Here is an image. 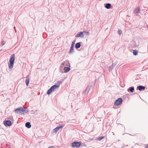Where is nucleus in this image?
Here are the masks:
<instances>
[{"label": "nucleus", "mask_w": 148, "mask_h": 148, "mask_svg": "<svg viewBox=\"0 0 148 148\" xmlns=\"http://www.w3.org/2000/svg\"><path fill=\"white\" fill-rule=\"evenodd\" d=\"M90 86H88L86 89H85V91H84L83 92H88L89 91H90V90L92 89L93 88V84H92L91 85L90 84Z\"/></svg>", "instance_id": "obj_7"}, {"label": "nucleus", "mask_w": 148, "mask_h": 148, "mask_svg": "<svg viewBox=\"0 0 148 148\" xmlns=\"http://www.w3.org/2000/svg\"><path fill=\"white\" fill-rule=\"evenodd\" d=\"M123 102L122 99L120 98H118L116 100L115 102V104L116 106H119V105H120Z\"/></svg>", "instance_id": "obj_6"}, {"label": "nucleus", "mask_w": 148, "mask_h": 148, "mask_svg": "<svg viewBox=\"0 0 148 148\" xmlns=\"http://www.w3.org/2000/svg\"><path fill=\"white\" fill-rule=\"evenodd\" d=\"M25 127L28 128H29L31 127V125L30 122H27L25 124Z\"/></svg>", "instance_id": "obj_16"}, {"label": "nucleus", "mask_w": 148, "mask_h": 148, "mask_svg": "<svg viewBox=\"0 0 148 148\" xmlns=\"http://www.w3.org/2000/svg\"><path fill=\"white\" fill-rule=\"evenodd\" d=\"M23 113L25 112V113H27L28 110V109L27 108H23Z\"/></svg>", "instance_id": "obj_19"}, {"label": "nucleus", "mask_w": 148, "mask_h": 148, "mask_svg": "<svg viewBox=\"0 0 148 148\" xmlns=\"http://www.w3.org/2000/svg\"><path fill=\"white\" fill-rule=\"evenodd\" d=\"M111 5L110 3H108L106 4L105 7L107 9H109L111 8Z\"/></svg>", "instance_id": "obj_17"}, {"label": "nucleus", "mask_w": 148, "mask_h": 148, "mask_svg": "<svg viewBox=\"0 0 148 148\" xmlns=\"http://www.w3.org/2000/svg\"><path fill=\"white\" fill-rule=\"evenodd\" d=\"M133 53L134 55L136 56L138 55V51L136 50H134L133 51Z\"/></svg>", "instance_id": "obj_21"}, {"label": "nucleus", "mask_w": 148, "mask_h": 148, "mask_svg": "<svg viewBox=\"0 0 148 148\" xmlns=\"http://www.w3.org/2000/svg\"><path fill=\"white\" fill-rule=\"evenodd\" d=\"M48 148H53V147H49Z\"/></svg>", "instance_id": "obj_29"}, {"label": "nucleus", "mask_w": 148, "mask_h": 148, "mask_svg": "<svg viewBox=\"0 0 148 148\" xmlns=\"http://www.w3.org/2000/svg\"><path fill=\"white\" fill-rule=\"evenodd\" d=\"M4 124L5 126H10L11 125L12 122L10 121L9 120L4 121Z\"/></svg>", "instance_id": "obj_10"}, {"label": "nucleus", "mask_w": 148, "mask_h": 148, "mask_svg": "<svg viewBox=\"0 0 148 148\" xmlns=\"http://www.w3.org/2000/svg\"><path fill=\"white\" fill-rule=\"evenodd\" d=\"M30 81V77L29 75L27 76L26 77V79L25 80V83L27 86H28L29 85Z\"/></svg>", "instance_id": "obj_12"}, {"label": "nucleus", "mask_w": 148, "mask_h": 148, "mask_svg": "<svg viewBox=\"0 0 148 148\" xmlns=\"http://www.w3.org/2000/svg\"><path fill=\"white\" fill-rule=\"evenodd\" d=\"M47 93L48 95H49L50 94H51V93Z\"/></svg>", "instance_id": "obj_30"}, {"label": "nucleus", "mask_w": 148, "mask_h": 148, "mask_svg": "<svg viewBox=\"0 0 148 148\" xmlns=\"http://www.w3.org/2000/svg\"><path fill=\"white\" fill-rule=\"evenodd\" d=\"M117 64V62H115L114 63L113 62L112 65L109 66L110 69L112 70V69H113L114 67L116 66Z\"/></svg>", "instance_id": "obj_14"}, {"label": "nucleus", "mask_w": 148, "mask_h": 148, "mask_svg": "<svg viewBox=\"0 0 148 148\" xmlns=\"http://www.w3.org/2000/svg\"><path fill=\"white\" fill-rule=\"evenodd\" d=\"M145 148H148V144L145 146Z\"/></svg>", "instance_id": "obj_28"}, {"label": "nucleus", "mask_w": 148, "mask_h": 148, "mask_svg": "<svg viewBox=\"0 0 148 148\" xmlns=\"http://www.w3.org/2000/svg\"><path fill=\"white\" fill-rule=\"evenodd\" d=\"M140 9L138 7H137L136 8L134 11V14H138L140 12Z\"/></svg>", "instance_id": "obj_13"}, {"label": "nucleus", "mask_w": 148, "mask_h": 148, "mask_svg": "<svg viewBox=\"0 0 148 148\" xmlns=\"http://www.w3.org/2000/svg\"><path fill=\"white\" fill-rule=\"evenodd\" d=\"M64 70L65 71H66V72H69V71H70V67H65L64 68Z\"/></svg>", "instance_id": "obj_20"}, {"label": "nucleus", "mask_w": 148, "mask_h": 148, "mask_svg": "<svg viewBox=\"0 0 148 148\" xmlns=\"http://www.w3.org/2000/svg\"><path fill=\"white\" fill-rule=\"evenodd\" d=\"M1 45H0V47H1Z\"/></svg>", "instance_id": "obj_32"}, {"label": "nucleus", "mask_w": 148, "mask_h": 148, "mask_svg": "<svg viewBox=\"0 0 148 148\" xmlns=\"http://www.w3.org/2000/svg\"><path fill=\"white\" fill-rule=\"evenodd\" d=\"M104 136H100L98 138V140H101L103 138H104Z\"/></svg>", "instance_id": "obj_22"}, {"label": "nucleus", "mask_w": 148, "mask_h": 148, "mask_svg": "<svg viewBox=\"0 0 148 148\" xmlns=\"http://www.w3.org/2000/svg\"><path fill=\"white\" fill-rule=\"evenodd\" d=\"M5 44V43H2L1 44V46H3Z\"/></svg>", "instance_id": "obj_27"}, {"label": "nucleus", "mask_w": 148, "mask_h": 148, "mask_svg": "<svg viewBox=\"0 0 148 148\" xmlns=\"http://www.w3.org/2000/svg\"><path fill=\"white\" fill-rule=\"evenodd\" d=\"M64 126V125L62 124L61 126H58L53 130V132H54L56 133L60 129L62 128Z\"/></svg>", "instance_id": "obj_8"}, {"label": "nucleus", "mask_w": 148, "mask_h": 148, "mask_svg": "<svg viewBox=\"0 0 148 148\" xmlns=\"http://www.w3.org/2000/svg\"><path fill=\"white\" fill-rule=\"evenodd\" d=\"M23 108L19 107L15 110V112L17 114H20L23 113Z\"/></svg>", "instance_id": "obj_5"}, {"label": "nucleus", "mask_w": 148, "mask_h": 148, "mask_svg": "<svg viewBox=\"0 0 148 148\" xmlns=\"http://www.w3.org/2000/svg\"><path fill=\"white\" fill-rule=\"evenodd\" d=\"M134 86H132L129 87L127 89L128 92L130 91L131 92H133L134 91Z\"/></svg>", "instance_id": "obj_15"}, {"label": "nucleus", "mask_w": 148, "mask_h": 148, "mask_svg": "<svg viewBox=\"0 0 148 148\" xmlns=\"http://www.w3.org/2000/svg\"><path fill=\"white\" fill-rule=\"evenodd\" d=\"M15 55L14 54H12L10 56L8 64L9 68L10 69L13 68L15 61Z\"/></svg>", "instance_id": "obj_1"}, {"label": "nucleus", "mask_w": 148, "mask_h": 148, "mask_svg": "<svg viewBox=\"0 0 148 148\" xmlns=\"http://www.w3.org/2000/svg\"><path fill=\"white\" fill-rule=\"evenodd\" d=\"M74 47L72 46H71L69 52L70 54L71 53L74 52Z\"/></svg>", "instance_id": "obj_18"}, {"label": "nucleus", "mask_w": 148, "mask_h": 148, "mask_svg": "<svg viewBox=\"0 0 148 148\" xmlns=\"http://www.w3.org/2000/svg\"><path fill=\"white\" fill-rule=\"evenodd\" d=\"M82 43L81 42H79L76 43L75 45V49H77L79 48L81 46V44Z\"/></svg>", "instance_id": "obj_11"}, {"label": "nucleus", "mask_w": 148, "mask_h": 148, "mask_svg": "<svg viewBox=\"0 0 148 148\" xmlns=\"http://www.w3.org/2000/svg\"><path fill=\"white\" fill-rule=\"evenodd\" d=\"M118 33L119 35H120L122 34V31L120 30H118Z\"/></svg>", "instance_id": "obj_24"}, {"label": "nucleus", "mask_w": 148, "mask_h": 148, "mask_svg": "<svg viewBox=\"0 0 148 148\" xmlns=\"http://www.w3.org/2000/svg\"><path fill=\"white\" fill-rule=\"evenodd\" d=\"M63 81V80H60L59 82V85L60 84H61Z\"/></svg>", "instance_id": "obj_26"}, {"label": "nucleus", "mask_w": 148, "mask_h": 148, "mask_svg": "<svg viewBox=\"0 0 148 148\" xmlns=\"http://www.w3.org/2000/svg\"><path fill=\"white\" fill-rule=\"evenodd\" d=\"M147 88H145V86H143L142 85H140L137 86V89H138L140 91L142 90H146L145 92H147Z\"/></svg>", "instance_id": "obj_4"}, {"label": "nucleus", "mask_w": 148, "mask_h": 148, "mask_svg": "<svg viewBox=\"0 0 148 148\" xmlns=\"http://www.w3.org/2000/svg\"><path fill=\"white\" fill-rule=\"evenodd\" d=\"M77 38L80 37L83 38L84 36L83 33L82 32H80L77 33V34L75 36Z\"/></svg>", "instance_id": "obj_9"}, {"label": "nucleus", "mask_w": 148, "mask_h": 148, "mask_svg": "<svg viewBox=\"0 0 148 148\" xmlns=\"http://www.w3.org/2000/svg\"><path fill=\"white\" fill-rule=\"evenodd\" d=\"M84 33H86L87 35H89V32H88L84 31Z\"/></svg>", "instance_id": "obj_25"}, {"label": "nucleus", "mask_w": 148, "mask_h": 148, "mask_svg": "<svg viewBox=\"0 0 148 148\" xmlns=\"http://www.w3.org/2000/svg\"><path fill=\"white\" fill-rule=\"evenodd\" d=\"M147 28H148V25H147Z\"/></svg>", "instance_id": "obj_31"}, {"label": "nucleus", "mask_w": 148, "mask_h": 148, "mask_svg": "<svg viewBox=\"0 0 148 148\" xmlns=\"http://www.w3.org/2000/svg\"><path fill=\"white\" fill-rule=\"evenodd\" d=\"M64 64H65V62H64Z\"/></svg>", "instance_id": "obj_33"}, {"label": "nucleus", "mask_w": 148, "mask_h": 148, "mask_svg": "<svg viewBox=\"0 0 148 148\" xmlns=\"http://www.w3.org/2000/svg\"><path fill=\"white\" fill-rule=\"evenodd\" d=\"M81 142H77L75 141L72 143V146L73 147H79L81 145Z\"/></svg>", "instance_id": "obj_3"}, {"label": "nucleus", "mask_w": 148, "mask_h": 148, "mask_svg": "<svg viewBox=\"0 0 148 148\" xmlns=\"http://www.w3.org/2000/svg\"><path fill=\"white\" fill-rule=\"evenodd\" d=\"M75 40H74L72 42L71 46H73V47H74V45L75 43Z\"/></svg>", "instance_id": "obj_23"}, {"label": "nucleus", "mask_w": 148, "mask_h": 148, "mask_svg": "<svg viewBox=\"0 0 148 148\" xmlns=\"http://www.w3.org/2000/svg\"><path fill=\"white\" fill-rule=\"evenodd\" d=\"M59 86V85L55 84L52 86L51 87L47 90V92H52L55 91V90L58 88Z\"/></svg>", "instance_id": "obj_2"}]
</instances>
